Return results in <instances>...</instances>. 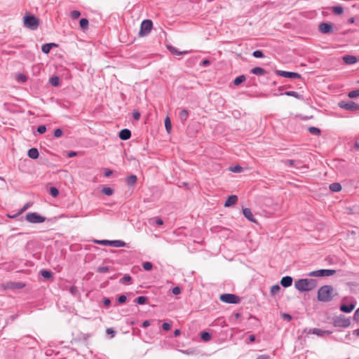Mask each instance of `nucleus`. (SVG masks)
I'll use <instances>...</instances> for the list:
<instances>
[{
  "label": "nucleus",
  "mask_w": 359,
  "mask_h": 359,
  "mask_svg": "<svg viewBox=\"0 0 359 359\" xmlns=\"http://www.w3.org/2000/svg\"><path fill=\"white\" fill-rule=\"evenodd\" d=\"M148 301H149L148 297H144V296H140V297H137L135 300V302L137 304H140V305H143V304L148 303Z\"/></svg>",
  "instance_id": "nucleus-33"
},
{
  "label": "nucleus",
  "mask_w": 359,
  "mask_h": 359,
  "mask_svg": "<svg viewBox=\"0 0 359 359\" xmlns=\"http://www.w3.org/2000/svg\"><path fill=\"white\" fill-rule=\"evenodd\" d=\"M219 299L224 303L237 304L241 302V297L231 293H224L219 296Z\"/></svg>",
  "instance_id": "nucleus-4"
},
{
  "label": "nucleus",
  "mask_w": 359,
  "mask_h": 359,
  "mask_svg": "<svg viewBox=\"0 0 359 359\" xmlns=\"http://www.w3.org/2000/svg\"><path fill=\"white\" fill-rule=\"evenodd\" d=\"M133 116L135 120H139L140 118V113L138 111H134L133 113Z\"/></svg>",
  "instance_id": "nucleus-62"
},
{
  "label": "nucleus",
  "mask_w": 359,
  "mask_h": 359,
  "mask_svg": "<svg viewBox=\"0 0 359 359\" xmlns=\"http://www.w3.org/2000/svg\"><path fill=\"white\" fill-rule=\"evenodd\" d=\"M26 220L32 224H37L44 222L46 218L36 212H29L26 215Z\"/></svg>",
  "instance_id": "nucleus-7"
},
{
  "label": "nucleus",
  "mask_w": 359,
  "mask_h": 359,
  "mask_svg": "<svg viewBox=\"0 0 359 359\" xmlns=\"http://www.w3.org/2000/svg\"><path fill=\"white\" fill-rule=\"evenodd\" d=\"M304 332H306L307 334H316L319 337H323L325 335V332H323V330L318 329V328H312L307 330L305 329L304 330Z\"/></svg>",
  "instance_id": "nucleus-18"
},
{
  "label": "nucleus",
  "mask_w": 359,
  "mask_h": 359,
  "mask_svg": "<svg viewBox=\"0 0 359 359\" xmlns=\"http://www.w3.org/2000/svg\"><path fill=\"white\" fill-rule=\"evenodd\" d=\"M292 278L289 276H286L282 278L280 280V285L284 287H287L292 285Z\"/></svg>",
  "instance_id": "nucleus-15"
},
{
  "label": "nucleus",
  "mask_w": 359,
  "mask_h": 359,
  "mask_svg": "<svg viewBox=\"0 0 359 359\" xmlns=\"http://www.w3.org/2000/svg\"><path fill=\"white\" fill-rule=\"evenodd\" d=\"M332 11L336 15H341L344 13V8L341 6H335L332 7Z\"/></svg>",
  "instance_id": "nucleus-36"
},
{
  "label": "nucleus",
  "mask_w": 359,
  "mask_h": 359,
  "mask_svg": "<svg viewBox=\"0 0 359 359\" xmlns=\"http://www.w3.org/2000/svg\"><path fill=\"white\" fill-rule=\"evenodd\" d=\"M282 318L283 320H287V322H290L292 320V316L288 313H283L282 316Z\"/></svg>",
  "instance_id": "nucleus-57"
},
{
  "label": "nucleus",
  "mask_w": 359,
  "mask_h": 359,
  "mask_svg": "<svg viewBox=\"0 0 359 359\" xmlns=\"http://www.w3.org/2000/svg\"><path fill=\"white\" fill-rule=\"evenodd\" d=\"M189 111L187 109H182L180 113L179 117L181 121L184 123L187 121Z\"/></svg>",
  "instance_id": "nucleus-31"
},
{
  "label": "nucleus",
  "mask_w": 359,
  "mask_h": 359,
  "mask_svg": "<svg viewBox=\"0 0 359 359\" xmlns=\"http://www.w3.org/2000/svg\"><path fill=\"white\" fill-rule=\"evenodd\" d=\"M142 267L145 271H150L152 269L153 264L151 262H146L143 263Z\"/></svg>",
  "instance_id": "nucleus-45"
},
{
  "label": "nucleus",
  "mask_w": 359,
  "mask_h": 359,
  "mask_svg": "<svg viewBox=\"0 0 359 359\" xmlns=\"http://www.w3.org/2000/svg\"><path fill=\"white\" fill-rule=\"evenodd\" d=\"M168 49L169 51L176 55H182L189 53V51L184 50V51H179L176 48H175L172 46H167Z\"/></svg>",
  "instance_id": "nucleus-19"
},
{
  "label": "nucleus",
  "mask_w": 359,
  "mask_h": 359,
  "mask_svg": "<svg viewBox=\"0 0 359 359\" xmlns=\"http://www.w3.org/2000/svg\"><path fill=\"white\" fill-rule=\"evenodd\" d=\"M294 286L300 292H308L317 286V280L312 278H302L295 282Z\"/></svg>",
  "instance_id": "nucleus-2"
},
{
  "label": "nucleus",
  "mask_w": 359,
  "mask_h": 359,
  "mask_svg": "<svg viewBox=\"0 0 359 359\" xmlns=\"http://www.w3.org/2000/svg\"><path fill=\"white\" fill-rule=\"evenodd\" d=\"M354 320L358 322L359 321V308L355 311L353 316Z\"/></svg>",
  "instance_id": "nucleus-61"
},
{
  "label": "nucleus",
  "mask_w": 359,
  "mask_h": 359,
  "mask_svg": "<svg viewBox=\"0 0 359 359\" xmlns=\"http://www.w3.org/2000/svg\"><path fill=\"white\" fill-rule=\"evenodd\" d=\"M126 300H127V297L124 294L120 295L117 299L118 304H123L126 302Z\"/></svg>",
  "instance_id": "nucleus-52"
},
{
  "label": "nucleus",
  "mask_w": 359,
  "mask_h": 359,
  "mask_svg": "<svg viewBox=\"0 0 359 359\" xmlns=\"http://www.w3.org/2000/svg\"><path fill=\"white\" fill-rule=\"evenodd\" d=\"M246 80V76L245 75H241V76H237L234 80H233V84L235 86H239L240 84H241L243 82H244Z\"/></svg>",
  "instance_id": "nucleus-34"
},
{
  "label": "nucleus",
  "mask_w": 359,
  "mask_h": 359,
  "mask_svg": "<svg viewBox=\"0 0 359 359\" xmlns=\"http://www.w3.org/2000/svg\"><path fill=\"white\" fill-rule=\"evenodd\" d=\"M89 22L87 18H81L79 21V25L83 30L87 29L88 27Z\"/></svg>",
  "instance_id": "nucleus-35"
},
{
  "label": "nucleus",
  "mask_w": 359,
  "mask_h": 359,
  "mask_svg": "<svg viewBox=\"0 0 359 359\" xmlns=\"http://www.w3.org/2000/svg\"><path fill=\"white\" fill-rule=\"evenodd\" d=\"M238 201V196L236 195H231L226 198L224 205L225 207H230L236 204Z\"/></svg>",
  "instance_id": "nucleus-14"
},
{
  "label": "nucleus",
  "mask_w": 359,
  "mask_h": 359,
  "mask_svg": "<svg viewBox=\"0 0 359 359\" xmlns=\"http://www.w3.org/2000/svg\"><path fill=\"white\" fill-rule=\"evenodd\" d=\"M36 131L39 133V134H43L46 133V127L44 126V125H41V126H39L37 129H36Z\"/></svg>",
  "instance_id": "nucleus-51"
},
{
  "label": "nucleus",
  "mask_w": 359,
  "mask_h": 359,
  "mask_svg": "<svg viewBox=\"0 0 359 359\" xmlns=\"http://www.w3.org/2000/svg\"><path fill=\"white\" fill-rule=\"evenodd\" d=\"M131 137V131L129 129L124 128L120 130L118 137L121 140H128Z\"/></svg>",
  "instance_id": "nucleus-13"
},
{
  "label": "nucleus",
  "mask_w": 359,
  "mask_h": 359,
  "mask_svg": "<svg viewBox=\"0 0 359 359\" xmlns=\"http://www.w3.org/2000/svg\"><path fill=\"white\" fill-rule=\"evenodd\" d=\"M103 304L105 306H109L111 304V300L107 297H104Z\"/></svg>",
  "instance_id": "nucleus-59"
},
{
  "label": "nucleus",
  "mask_w": 359,
  "mask_h": 359,
  "mask_svg": "<svg viewBox=\"0 0 359 359\" xmlns=\"http://www.w3.org/2000/svg\"><path fill=\"white\" fill-rule=\"evenodd\" d=\"M340 108L344 109L351 111H355L359 110V104L353 101H341L338 103Z\"/></svg>",
  "instance_id": "nucleus-6"
},
{
  "label": "nucleus",
  "mask_w": 359,
  "mask_h": 359,
  "mask_svg": "<svg viewBox=\"0 0 359 359\" xmlns=\"http://www.w3.org/2000/svg\"><path fill=\"white\" fill-rule=\"evenodd\" d=\"M243 214L244 217L248 219L249 221L257 223L256 219L254 217V215L250 208H245L243 209Z\"/></svg>",
  "instance_id": "nucleus-12"
},
{
  "label": "nucleus",
  "mask_w": 359,
  "mask_h": 359,
  "mask_svg": "<svg viewBox=\"0 0 359 359\" xmlns=\"http://www.w3.org/2000/svg\"><path fill=\"white\" fill-rule=\"evenodd\" d=\"M250 73L255 75L262 76L266 73V71L262 67H256L250 70Z\"/></svg>",
  "instance_id": "nucleus-22"
},
{
  "label": "nucleus",
  "mask_w": 359,
  "mask_h": 359,
  "mask_svg": "<svg viewBox=\"0 0 359 359\" xmlns=\"http://www.w3.org/2000/svg\"><path fill=\"white\" fill-rule=\"evenodd\" d=\"M132 280V278L129 275H124L123 277L120 280V283L122 284H126Z\"/></svg>",
  "instance_id": "nucleus-43"
},
{
  "label": "nucleus",
  "mask_w": 359,
  "mask_h": 359,
  "mask_svg": "<svg viewBox=\"0 0 359 359\" xmlns=\"http://www.w3.org/2000/svg\"><path fill=\"white\" fill-rule=\"evenodd\" d=\"M285 165L293 166L295 165L296 161L292 159H287L283 161Z\"/></svg>",
  "instance_id": "nucleus-54"
},
{
  "label": "nucleus",
  "mask_w": 359,
  "mask_h": 359,
  "mask_svg": "<svg viewBox=\"0 0 359 359\" xmlns=\"http://www.w3.org/2000/svg\"><path fill=\"white\" fill-rule=\"evenodd\" d=\"M49 83L53 86H55V87H57V86H59L60 83V79L58 76H53L52 77L50 78L49 79Z\"/></svg>",
  "instance_id": "nucleus-32"
},
{
  "label": "nucleus",
  "mask_w": 359,
  "mask_h": 359,
  "mask_svg": "<svg viewBox=\"0 0 359 359\" xmlns=\"http://www.w3.org/2000/svg\"><path fill=\"white\" fill-rule=\"evenodd\" d=\"M18 81L25 82L27 81V76L24 75L23 74H19L17 76Z\"/></svg>",
  "instance_id": "nucleus-55"
},
{
  "label": "nucleus",
  "mask_w": 359,
  "mask_h": 359,
  "mask_svg": "<svg viewBox=\"0 0 359 359\" xmlns=\"http://www.w3.org/2000/svg\"><path fill=\"white\" fill-rule=\"evenodd\" d=\"M350 324V320L344 315H340L333 319V325L335 327H348Z\"/></svg>",
  "instance_id": "nucleus-8"
},
{
  "label": "nucleus",
  "mask_w": 359,
  "mask_h": 359,
  "mask_svg": "<svg viewBox=\"0 0 359 359\" xmlns=\"http://www.w3.org/2000/svg\"><path fill=\"white\" fill-rule=\"evenodd\" d=\"M112 174H113V171L111 170L107 169V168L104 170V175L106 177H110Z\"/></svg>",
  "instance_id": "nucleus-58"
},
{
  "label": "nucleus",
  "mask_w": 359,
  "mask_h": 359,
  "mask_svg": "<svg viewBox=\"0 0 359 359\" xmlns=\"http://www.w3.org/2000/svg\"><path fill=\"white\" fill-rule=\"evenodd\" d=\"M280 95H285L287 96H292L299 100H303V96L295 91H285Z\"/></svg>",
  "instance_id": "nucleus-25"
},
{
  "label": "nucleus",
  "mask_w": 359,
  "mask_h": 359,
  "mask_svg": "<svg viewBox=\"0 0 359 359\" xmlns=\"http://www.w3.org/2000/svg\"><path fill=\"white\" fill-rule=\"evenodd\" d=\"M137 180V177L135 175H130L126 179V182L127 185L131 187L134 185Z\"/></svg>",
  "instance_id": "nucleus-23"
},
{
  "label": "nucleus",
  "mask_w": 359,
  "mask_h": 359,
  "mask_svg": "<svg viewBox=\"0 0 359 359\" xmlns=\"http://www.w3.org/2000/svg\"><path fill=\"white\" fill-rule=\"evenodd\" d=\"M355 306V305L353 303L349 304H342L340 306V310L344 313H351L354 309Z\"/></svg>",
  "instance_id": "nucleus-16"
},
{
  "label": "nucleus",
  "mask_w": 359,
  "mask_h": 359,
  "mask_svg": "<svg viewBox=\"0 0 359 359\" xmlns=\"http://www.w3.org/2000/svg\"><path fill=\"white\" fill-rule=\"evenodd\" d=\"M109 271V267L107 266H100L97 269V272L100 273H107Z\"/></svg>",
  "instance_id": "nucleus-42"
},
{
  "label": "nucleus",
  "mask_w": 359,
  "mask_h": 359,
  "mask_svg": "<svg viewBox=\"0 0 359 359\" xmlns=\"http://www.w3.org/2000/svg\"><path fill=\"white\" fill-rule=\"evenodd\" d=\"M275 73L278 76H283L285 78H289V79H301L302 78V75L297 72H286V71H282V70H276Z\"/></svg>",
  "instance_id": "nucleus-10"
},
{
  "label": "nucleus",
  "mask_w": 359,
  "mask_h": 359,
  "mask_svg": "<svg viewBox=\"0 0 359 359\" xmlns=\"http://www.w3.org/2000/svg\"><path fill=\"white\" fill-rule=\"evenodd\" d=\"M153 22L151 20H144L140 25L139 35L140 36H147L151 30Z\"/></svg>",
  "instance_id": "nucleus-5"
},
{
  "label": "nucleus",
  "mask_w": 359,
  "mask_h": 359,
  "mask_svg": "<svg viewBox=\"0 0 359 359\" xmlns=\"http://www.w3.org/2000/svg\"><path fill=\"white\" fill-rule=\"evenodd\" d=\"M155 223L157 225H162L163 224V221L161 218L156 217V218H155Z\"/></svg>",
  "instance_id": "nucleus-63"
},
{
  "label": "nucleus",
  "mask_w": 359,
  "mask_h": 359,
  "mask_svg": "<svg viewBox=\"0 0 359 359\" xmlns=\"http://www.w3.org/2000/svg\"><path fill=\"white\" fill-rule=\"evenodd\" d=\"M171 328V324L168 323H163L162 325V329L165 331H168Z\"/></svg>",
  "instance_id": "nucleus-56"
},
{
  "label": "nucleus",
  "mask_w": 359,
  "mask_h": 359,
  "mask_svg": "<svg viewBox=\"0 0 359 359\" xmlns=\"http://www.w3.org/2000/svg\"><path fill=\"white\" fill-rule=\"evenodd\" d=\"M81 15V13L79 11H73L70 13V17L73 20L78 19Z\"/></svg>",
  "instance_id": "nucleus-47"
},
{
  "label": "nucleus",
  "mask_w": 359,
  "mask_h": 359,
  "mask_svg": "<svg viewBox=\"0 0 359 359\" xmlns=\"http://www.w3.org/2000/svg\"><path fill=\"white\" fill-rule=\"evenodd\" d=\"M24 26L31 30L37 29L39 25V20L34 15L27 13L23 17Z\"/></svg>",
  "instance_id": "nucleus-3"
},
{
  "label": "nucleus",
  "mask_w": 359,
  "mask_h": 359,
  "mask_svg": "<svg viewBox=\"0 0 359 359\" xmlns=\"http://www.w3.org/2000/svg\"><path fill=\"white\" fill-rule=\"evenodd\" d=\"M343 60L345 63L348 64V65L355 64L358 61V59L355 56L349 55H344L343 57Z\"/></svg>",
  "instance_id": "nucleus-21"
},
{
  "label": "nucleus",
  "mask_w": 359,
  "mask_h": 359,
  "mask_svg": "<svg viewBox=\"0 0 359 359\" xmlns=\"http://www.w3.org/2000/svg\"><path fill=\"white\" fill-rule=\"evenodd\" d=\"M318 30L324 34H328L333 31V25L331 22H323L318 25Z\"/></svg>",
  "instance_id": "nucleus-11"
},
{
  "label": "nucleus",
  "mask_w": 359,
  "mask_h": 359,
  "mask_svg": "<svg viewBox=\"0 0 359 359\" xmlns=\"http://www.w3.org/2000/svg\"><path fill=\"white\" fill-rule=\"evenodd\" d=\"M252 55L253 57H255L256 58H262L264 57V54L263 51L261 50H256L253 51Z\"/></svg>",
  "instance_id": "nucleus-40"
},
{
  "label": "nucleus",
  "mask_w": 359,
  "mask_h": 359,
  "mask_svg": "<svg viewBox=\"0 0 359 359\" xmlns=\"http://www.w3.org/2000/svg\"><path fill=\"white\" fill-rule=\"evenodd\" d=\"M9 285L11 289H22L25 287V284L21 282H12Z\"/></svg>",
  "instance_id": "nucleus-26"
},
{
  "label": "nucleus",
  "mask_w": 359,
  "mask_h": 359,
  "mask_svg": "<svg viewBox=\"0 0 359 359\" xmlns=\"http://www.w3.org/2000/svg\"><path fill=\"white\" fill-rule=\"evenodd\" d=\"M101 191L107 196H111L114 193V190L111 187H104Z\"/></svg>",
  "instance_id": "nucleus-38"
},
{
  "label": "nucleus",
  "mask_w": 359,
  "mask_h": 359,
  "mask_svg": "<svg viewBox=\"0 0 359 359\" xmlns=\"http://www.w3.org/2000/svg\"><path fill=\"white\" fill-rule=\"evenodd\" d=\"M126 243L121 240L111 241V246L115 248L125 247Z\"/></svg>",
  "instance_id": "nucleus-28"
},
{
  "label": "nucleus",
  "mask_w": 359,
  "mask_h": 359,
  "mask_svg": "<svg viewBox=\"0 0 359 359\" xmlns=\"http://www.w3.org/2000/svg\"><path fill=\"white\" fill-rule=\"evenodd\" d=\"M106 332L108 334H111V337H114L115 335V331L112 328H107Z\"/></svg>",
  "instance_id": "nucleus-60"
},
{
  "label": "nucleus",
  "mask_w": 359,
  "mask_h": 359,
  "mask_svg": "<svg viewBox=\"0 0 359 359\" xmlns=\"http://www.w3.org/2000/svg\"><path fill=\"white\" fill-rule=\"evenodd\" d=\"M257 359H270V356L269 355H260Z\"/></svg>",
  "instance_id": "nucleus-64"
},
{
  "label": "nucleus",
  "mask_w": 359,
  "mask_h": 359,
  "mask_svg": "<svg viewBox=\"0 0 359 359\" xmlns=\"http://www.w3.org/2000/svg\"><path fill=\"white\" fill-rule=\"evenodd\" d=\"M348 97L350 98H355L359 96V89L352 90L348 94Z\"/></svg>",
  "instance_id": "nucleus-46"
},
{
  "label": "nucleus",
  "mask_w": 359,
  "mask_h": 359,
  "mask_svg": "<svg viewBox=\"0 0 359 359\" xmlns=\"http://www.w3.org/2000/svg\"><path fill=\"white\" fill-rule=\"evenodd\" d=\"M308 131L313 135H315V136H320V134H321V131L320 130L317 128V127H314V126H310L308 128Z\"/></svg>",
  "instance_id": "nucleus-27"
},
{
  "label": "nucleus",
  "mask_w": 359,
  "mask_h": 359,
  "mask_svg": "<svg viewBox=\"0 0 359 359\" xmlns=\"http://www.w3.org/2000/svg\"><path fill=\"white\" fill-rule=\"evenodd\" d=\"M27 156L32 159H36L39 158V153L36 148H31L27 151Z\"/></svg>",
  "instance_id": "nucleus-20"
},
{
  "label": "nucleus",
  "mask_w": 359,
  "mask_h": 359,
  "mask_svg": "<svg viewBox=\"0 0 359 359\" xmlns=\"http://www.w3.org/2000/svg\"><path fill=\"white\" fill-rule=\"evenodd\" d=\"M63 131L60 128H57L54 130L53 135L55 137H60L62 135Z\"/></svg>",
  "instance_id": "nucleus-49"
},
{
  "label": "nucleus",
  "mask_w": 359,
  "mask_h": 359,
  "mask_svg": "<svg viewBox=\"0 0 359 359\" xmlns=\"http://www.w3.org/2000/svg\"><path fill=\"white\" fill-rule=\"evenodd\" d=\"M230 170L233 172H241L243 170V168L238 165L234 167H231Z\"/></svg>",
  "instance_id": "nucleus-53"
},
{
  "label": "nucleus",
  "mask_w": 359,
  "mask_h": 359,
  "mask_svg": "<svg viewBox=\"0 0 359 359\" xmlns=\"http://www.w3.org/2000/svg\"><path fill=\"white\" fill-rule=\"evenodd\" d=\"M330 189L333 192H338L341 190V185L338 182L332 183L330 185Z\"/></svg>",
  "instance_id": "nucleus-30"
},
{
  "label": "nucleus",
  "mask_w": 359,
  "mask_h": 359,
  "mask_svg": "<svg viewBox=\"0 0 359 359\" xmlns=\"http://www.w3.org/2000/svg\"><path fill=\"white\" fill-rule=\"evenodd\" d=\"M334 293V287L332 285H325L321 286L318 290L317 299L319 302H331L337 295Z\"/></svg>",
  "instance_id": "nucleus-1"
},
{
  "label": "nucleus",
  "mask_w": 359,
  "mask_h": 359,
  "mask_svg": "<svg viewBox=\"0 0 359 359\" xmlns=\"http://www.w3.org/2000/svg\"><path fill=\"white\" fill-rule=\"evenodd\" d=\"M301 163H302L301 161H299V160L296 161L294 166L297 169H302V168L308 169L309 168V167L306 165H301Z\"/></svg>",
  "instance_id": "nucleus-48"
},
{
  "label": "nucleus",
  "mask_w": 359,
  "mask_h": 359,
  "mask_svg": "<svg viewBox=\"0 0 359 359\" xmlns=\"http://www.w3.org/2000/svg\"><path fill=\"white\" fill-rule=\"evenodd\" d=\"M58 45L55 43H48L42 45L41 50L43 53L48 54L50 53L52 48L57 47Z\"/></svg>",
  "instance_id": "nucleus-17"
},
{
  "label": "nucleus",
  "mask_w": 359,
  "mask_h": 359,
  "mask_svg": "<svg viewBox=\"0 0 359 359\" xmlns=\"http://www.w3.org/2000/svg\"><path fill=\"white\" fill-rule=\"evenodd\" d=\"M201 339L204 341H208L211 339L212 335L210 332L203 331L200 333Z\"/></svg>",
  "instance_id": "nucleus-29"
},
{
  "label": "nucleus",
  "mask_w": 359,
  "mask_h": 359,
  "mask_svg": "<svg viewBox=\"0 0 359 359\" xmlns=\"http://www.w3.org/2000/svg\"><path fill=\"white\" fill-rule=\"evenodd\" d=\"M40 273L41 276L46 280H48L53 277V273L48 270L42 269L40 271Z\"/></svg>",
  "instance_id": "nucleus-24"
},
{
  "label": "nucleus",
  "mask_w": 359,
  "mask_h": 359,
  "mask_svg": "<svg viewBox=\"0 0 359 359\" xmlns=\"http://www.w3.org/2000/svg\"><path fill=\"white\" fill-rule=\"evenodd\" d=\"M165 123V128L168 133H170L172 129V125L171 121L170 120V118L168 116H166L164 121Z\"/></svg>",
  "instance_id": "nucleus-37"
},
{
  "label": "nucleus",
  "mask_w": 359,
  "mask_h": 359,
  "mask_svg": "<svg viewBox=\"0 0 359 359\" xmlns=\"http://www.w3.org/2000/svg\"><path fill=\"white\" fill-rule=\"evenodd\" d=\"M49 194L53 197L56 198L59 195V190L55 187H51L49 189Z\"/></svg>",
  "instance_id": "nucleus-39"
},
{
  "label": "nucleus",
  "mask_w": 359,
  "mask_h": 359,
  "mask_svg": "<svg viewBox=\"0 0 359 359\" xmlns=\"http://www.w3.org/2000/svg\"><path fill=\"white\" fill-rule=\"evenodd\" d=\"M95 243L100 244L102 245H110L111 246V241L109 240H95L94 241Z\"/></svg>",
  "instance_id": "nucleus-44"
},
{
  "label": "nucleus",
  "mask_w": 359,
  "mask_h": 359,
  "mask_svg": "<svg viewBox=\"0 0 359 359\" xmlns=\"http://www.w3.org/2000/svg\"><path fill=\"white\" fill-rule=\"evenodd\" d=\"M336 273L333 269H320L310 272L308 276L314 277L330 276Z\"/></svg>",
  "instance_id": "nucleus-9"
},
{
  "label": "nucleus",
  "mask_w": 359,
  "mask_h": 359,
  "mask_svg": "<svg viewBox=\"0 0 359 359\" xmlns=\"http://www.w3.org/2000/svg\"><path fill=\"white\" fill-rule=\"evenodd\" d=\"M280 290V287L278 285H274L271 287L270 292L271 295L276 294Z\"/></svg>",
  "instance_id": "nucleus-41"
},
{
  "label": "nucleus",
  "mask_w": 359,
  "mask_h": 359,
  "mask_svg": "<svg viewBox=\"0 0 359 359\" xmlns=\"http://www.w3.org/2000/svg\"><path fill=\"white\" fill-rule=\"evenodd\" d=\"M182 292V288L176 286L172 289V293L175 295L180 294Z\"/></svg>",
  "instance_id": "nucleus-50"
}]
</instances>
